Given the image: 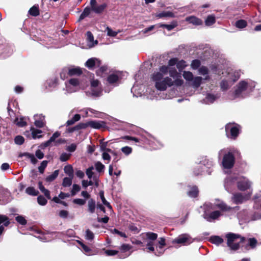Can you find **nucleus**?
<instances>
[{"label": "nucleus", "instance_id": "f257e3e1", "mask_svg": "<svg viewBox=\"0 0 261 261\" xmlns=\"http://www.w3.org/2000/svg\"><path fill=\"white\" fill-rule=\"evenodd\" d=\"M227 245L232 250H237L240 248V244L246 240L245 237L239 234L229 232L226 234Z\"/></svg>", "mask_w": 261, "mask_h": 261}, {"label": "nucleus", "instance_id": "f03ea898", "mask_svg": "<svg viewBox=\"0 0 261 261\" xmlns=\"http://www.w3.org/2000/svg\"><path fill=\"white\" fill-rule=\"evenodd\" d=\"M241 126L236 123H228L225 126L227 137L231 140H236L241 132Z\"/></svg>", "mask_w": 261, "mask_h": 261}, {"label": "nucleus", "instance_id": "7ed1b4c3", "mask_svg": "<svg viewBox=\"0 0 261 261\" xmlns=\"http://www.w3.org/2000/svg\"><path fill=\"white\" fill-rule=\"evenodd\" d=\"M194 239L189 234L183 233L178 236L177 238L172 240L173 244H181L184 246H187L193 243Z\"/></svg>", "mask_w": 261, "mask_h": 261}, {"label": "nucleus", "instance_id": "20e7f679", "mask_svg": "<svg viewBox=\"0 0 261 261\" xmlns=\"http://www.w3.org/2000/svg\"><path fill=\"white\" fill-rule=\"evenodd\" d=\"M235 163L234 154L232 152H228L224 155L222 164L224 169H230L233 168Z\"/></svg>", "mask_w": 261, "mask_h": 261}, {"label": "nucleus", "instance_id": "39448f33", "mask_svg": "<svg viewBox=\"0 0 261 261\" xmlns=\"http://www.w3.org/2000/svg\"><path fill=\"white\" fill-rule=\"evenodd\" d=\"M173 85V81L170 77H166L164 79L156 82L155 83V88L160 91H165L167 89V86L171 87Z\"/></svg>", "mask_w": 261, "mask_h": 261}, {"label": "nucleus", "instance_id": "423d86ee", "mask_svg": "<svg viewBox=\"0 0 261 261\" xmlns=\"http://www.w3.org/2000/svg\"><path fill=\"white\" fill-rule=\"evenodd\" d=\"M106 122L104 121L91 120L84 123L85 129L87 127H90L95 129L106 128L107 127Z\"/></svg>", "mask_w": 261, "mask_h": 261}, {"label": "nucleus", "instance_id": "0eeeda50", "mask_svg": "<svg viewBox=\"0 0 261 261\" xmlns=\"http://www.w3.org/2000/svg\"><path fill=\"white\" fill-rule=\"evenodd\" d=\"M250 194H245L243 195L241 193H237L233 194L232 200L236 204H239L242 203L245 201H246L249 199Z\"/></svg>", "mask_w": 261, "mask_h": 261}, {"label": "nucleus", "instance_id": "6e6552de", "mask_svg": "<svg viewBox=\"0 0 261 261\" xmlns=\"http://www.w3.org/2000/svg\"><path fill=\"white\" fill-rule=\"evenodd\" d=\"M90 85L93 95L99 96L102 91L101 87H99L100 82L98 80L92 79L90 81Z\"/></svg>", "mask_w": 261, "mask_h": 261}, {"label": "nucleus", "instance_id": "1a4fd4ad", "mask_svg": "<svg viewBox=\"0 0 261 261\" xmlns=\"http://www.w3.org/2000/svg\"><path fill=\"white\" fill-rule=\"evenodd\" d=\"M101 64V61L96 58L89 59L85 63V65L90 70H93L95 67H99Z\"/></svg>", "mask_w": 261, "mask_h": 261}, {"label": "nucleus", "instance_id": "9d476101", "mask_svg": "<svg viewBox=\"0 0 261 261\" xmlns=\"http://www.w3.org/2000/svg\"><path fill=\"white\" fill-rule=\"evenodd\" d=\"M248 84L244 81H242L239 83L237 89L234 91V95L236 97H239L243 92L247 89Z\"/></svg>", "mask_w": 261, "mask_h": 261}, {"label": "nucleus", "instance_id": "9b49d317", "mask_svg": "<svg viewBox=\"0 0 261 261\" xmlns=\"http://www.w3.org/2000/svg\"><path fill=\"white\" fill-rule=\"evenodd\" d=\"M185 20L189 23H191L194 25H201L203 23V21L201 19L195 16H188L186 18Z\"/></svg>", "mask_w": 261, "mask_h": 261}, {"label": "nucleus", "instance_id": "f8f14e48", "mask_svg": "<svg viewBox=\"0 0 261 261\" xmlns=\"http://www.w3.org/2000/svg\"><path fill=\"white\" fill-rule=\"evenodd\" d=\"M250 183L248 180H240L237 182V188L241 191H245L250 188Z\"/></svg>", "mask_w": 261, "mask_h": 261}, {"label": "nucleus", "instance_id": "ddd939ff", "mask_svg": "<svg viewBox=\"0 0 261 261\" xmlns=\"http://www.w3.org/2000/svg\"><path fill=\"white\" fill-rule=\"evenodd\" d=\"M83 73V70L80 67H68V75L72 76L74 75L80 76Z\"/></svg>", "mask_w": 261, "mask_h": 261}, {"label": "nucleus", "instance_id": "4468645a", "mask_svg": "<svg viewBox=\"0 0 261 261\" xmlns=\"http://www.w3.org/2000/svg\"><path fill=\"white\" fill-rule=\"evenodd\" d=\"M190 190L187 192V195L191 198H196L199 194V190L196 186H189Z\"/></svg>", "mask_w": 261, "mask_h": 261}, {"label": "nucleus", "instance_id": "2eb2a0df", "mask_svg": "<svg viewBox=\"0 0 261 261\" xmlns=\"http://www.w3.org/2000/svg\"><path fill=\"white\" fill-rule=\"evenodd\" d=\"M96 206L95 200L93 198L90 199L88 201V211L91 214L94 213Z\"/></svg>", "mask_w": 261, "mask_h": 261}, {"label": "nucleus", "instance_id": "dca6fc26", "mask_svg": "<svg viewBox=\"0 0 261 261\" xmlns=\"http://www.w3.org/2000/svg\"><path fill=\"white\" fill-rule=\"evenodd\" d=\"M108 70V67L107 66H102L96 71V74L100 77H104L107 74Z\"/></svg>", "mask_w": 261, "mask_h": 261}, {"label": "nucleus", "instance_id": "f3484780", "mask_svg": "<svg viewBox=\"0 0 261 261\" xmlns=\"http://www.w3.org/2000/svg\"><path fill=\"white\" fill-rule=\"evenodd\" d=\"M107 7V4L106 3H103L101 5L96 6L94 8H93L92 11L96 14H101L104 11L105 9Z\"/></svg>", "mask_w": 261, "mask_h": 261}, {"label": "nucleus", "instance_id": "a211bd4d", "mask_svg": "<svg viewBox=\"0 0 261 261\" xmlns=\"http://www.w3.org/2000/svg\"><path fill=\"white\" fill-rule=\"evenodd\" d=\"M210 242L212 243L219 245L223 242V239L219 236H212L210 239Z\"/></svg>", "mask_w": 261, "mask_h": 261}, {"label": "nucleus", "instance_id": "6ab92c4d", "mask_svg": "<svg viewBox=\"0 0 261 261\" xmlns=\"http://www.w3.org/2000/svg\"><path fill=\"white\" fill-rule=\"evenodd\" d=\"M177 22L175 20L173 21L171 24H161L160 27L162 28H165L168 31H171L177 26Z\"/></svg>", "mask_w": 261, "mask_h": 261}, {"label": "nucleus", "instance_id": "aec40b11", "mask_svg": "<svg viewBox=\"0 0 261 261\" xmlns=\"http://www.w3.org/2000/svg\"><path fill=\"white\" fill-rule=\"evenodd\" d=\"M216 17L214 15H209L205 20V24L206 26H211L215 23Z\"/></svg>", "mask_w": 261, "mask_h": 261}, {"label": "nucleus", "instance_id": "412c9836", "mask_svg": "<svg viewBox=\"0 0 261 261\" xmlns=\"http://www.w3.org/2000/svg\"><path fill=\"white\" fill-rule=\"evenodd\" d=\"M29 13L30 15L35 17L39 15L40 11L38 6L34 5L32 7L29 11Z\"/></svg>", "mask_w": 261, "mask_h": 261}, {"label": "nucleus", "instance_id": "4be33fe9", "mask_svg": "<svg viewBox=\"0 0 261 261\" xmlns=\"http://www.w3.org/2000/svg\"><path fill=\"white\" fill-rule=\"evenodd\" d=\"M81 118V115L76 114L70 120H68L66 123V126H70L74 124L76 122L79 121Z\"/></svg>", "mask_w": 261, "mask_h": 261}, {"label": "nucleus", "instance_id": "5701e85b", "mask_svg": "<svg viewBox=\"0 0 261 261\" xmlns=\"http://www.w3.org/2000/svg\"><path fill=\"white\" fill-rule=\"evenodd\" d=\"M156 17L159 18L162 17H171L174 18L175 17L174 13L170 11H163L156 15Z\"/></svg>", "mask_w": 261, "mask_h": 261}, {"label": "nucleus", "instance_id": "b1692460", "mask_svg": "<svg viewBox=\"0 0 261 261\" xmlns=\"http://www.w3.org/2000/svg\"><path fill=\"white\" fill-rule=\"evenodd\" d=\"M99 195L100 197L102 203L107 207H108L109 209H112V206H111L110 203L107 201L105 197L104 191L102 190L100 191L99 192Z\"/></svg>", "mask_w": 261, "mask_h": 261}, {"label": "nucleus", "instance_id": "393cba45", "mask_svg": "<svg viewBox=\"0 0 261 261\" xmlns=\"http://www.w3.org/2000/svg\"><path fill=\"white\" fill-rule=\"evenodd\" d=\"M91 9L88 7H86L84 9L83 12L81 13V14L80 16V17L79 18V21H81L83 19H84L85 17L88 16L89 14H90Z\"/></svg>", "mask_w": 261, "mask_h": 261}, {"label": "nucleus", "instance_id": "a878e982", "mask_svg": "<svg viewBox=\"0 0 261 261\" xmlns=\"http://www.w3.org/2000/svg\"><path fill=\"white\" fill-rule=\"evenodd\" d=\"M82 129H85V125L84 123L81 122L73 127H69L67 129V132L68 133H73L74 131L79 130Z\"/></svg>", "mask_w": 261, "mask_h": 261}, {"label": "nucleus", "instance_id": "bb28decb", "mask_svg": "<svg viewBox=\"0 0 261 261\" xmlns=\"http://www.w3.org/2000/svg\"><path fill=\"white\" fill-rule=\"evenodd\" d=\"M64 172L68 175L69 177L73 178V167L71 165H68L64 167Z\"/></svg>", "mask_w": 261, "mask_h": 261}, {"label": "nucleus", "instance_id": "cd10ccee", "mask_svg": "<svg viewBox=\"0 0 261 261\" xmlns=\"http://www.w3.org/2000/svg\"><path fill=\"white\" fill-rule=\"evenodd\" d=\"M119 80V76L116 74H111L107 77V81L109 84L116 83Z\"/></svg>", "mask_w": 261, "mask_h": 261}, {"label": "nucleus", "instance_id": "c85d7f7f", "mask_svg": "<svg viewBox=\"0 0 261 261\" xmlns=\"http://www.w3.org/2000/svg\"><path fill=\"white\" fill-rule=\"evenodd\" d=\"M249 244L245 246V249H248V246H250L251 248H254L257 244L256 239L254 238H249Z\"/></svg>", "mask_w": 261, "mask_h": 261}, {"label": "nucleus", "instance_id": "c756f323", "mask_svg": "<svg viewBox=\"0 0 261 261\" xmlns=\"http://www.w3.org/2000/svg\"><path fill=\"white\" fill-rule=\"evenodd\" d=\"M202 78L201 76H196V77H194L192 80L193 86L195 88H198L200 86V85L202 83Z\"/></svg>", "mask_w": 261, "mask_h": 261}, {"label": "nucleus", "instance_id": "7c9ffc66", "mask_svg": "<svg viewBox=\"0 0 261 261\" xmlns=\"http://www.w3.org/2000/svg\"><path fill=\"white\" fill-rule=\"evenodd\" d=\"M25 192L28 195L32 196H37L39 194V191L33 187H28L25 190Z\"/></svg>", "mask_w": 261, "mask_h": 261}, {"label": "nucleus", "instance_id": "2f4dec72", "mask_svg": "<svg viewBox=\"0 0 261 261\" xmlns=\"http://www.w3.org/2000/svg\"><path fill=\"white\" fill-rule=\"evenodd\" d=\"M163 77L164 75L163 73H161L160 72H156L152 74V80L156 83V82H159L164 79V78H163Z\"/></svg>", "mask_w": 261, "mask_h": 261}, {"label": "nucleus", "instance_id": "473e14b6", "mask_svg": "<svg viewBox=\"0 0 261 261\" xmlns=\"http://www.w3.org/2000/svg\"><path fill=\"white\" fill-rule=\"evenodd\" d=\"M58 175H59V170H55L51 174L47 176L46 177L45 180L47 182L53 181L57 177Z\"/></svg>", "mask_w": 261, "mask_h": 261}, {"label": "nucleus", "instance_id": "72a5a7b5", "mask_svg": "<svg viewBox=\"0 0 261 261\" xmlns=\"http://www.w3.org/2000/svg\"><path fill=\"white\" fill-rule=\"evenodd\" d=\"M247 25V21L243 19H240L236 22V27L239 29H243L245 28Z\"/></svg>", "mask_w": 261, "mask_h": 261}, {"label": "nucleus", "instance_id": "f704fd0d", "mask_svg": "<svg viewBox=\"0 0 261 261\" xmlns=\"http://www.w3.org/2000/svg\"><path fill=\"white\" fill-rule=\"evenodd\" d=\"M95 167L96 171L99 173L103 172L104 169L105 168V165H103L100 162H99V161L95 163Z\"/></svg>", "mask_w": 261, "mask_h": 261}, {"label": "nucleus", "instance_id": "c9c22d12", "mask_svg": "<svg viewBox=\"0 0 261 261\" xmlns=\"http://www.w3.org/2000/svg\"><path fill=\"white\" fill-rule=\"evenodd\" d=\"M60 77L63 80H64L67 77L68 75V67H65L62 69L60 74Z\"/></svg>", "mask_w": 261, "mask_h": 261}, {"label": "nucleus", "instance_id": "e433bc0d", "mask_svg": "<svg viewBox=\"0 0 261 261\" xmlns=\"http://www.w3.org/2000/svg\"><path fill=\"white\" fill-rule=\"evenodd\" d=\"M73 178H71L69 176V177H65L63 180L62 186L64 187H69L72 184V179Z\"/></svg>", "mask_w": 261, "mask_h": 261}, {"label": "nucleus", "instance_id": "4c0bfd02", "mask_svg": "<svg viewBox=\"0 0 261 261\" xmlns=\"http://www.w3.org/2000/svg\"><path fill=\"white\" fill-rule=\"evenodd\" d=\"M186 66V62L184 60H178L176 67L179 71H181Z\"/></svg>", "mask_w": 261, "mask_h": 261}, {"label": "nucleus", "instance_id": "58836bf2", "mask_svg": "<svg viewBox=\"0 0 261 261\" xmlns=\"http://www.w3.org/2000/svg\"><path fill=\"white\" fill-rule=\"evenodd\" d=\"M42 133V131L40 129H35L33 128L32 133V138L34 139H35L36 138H42V135H37V134H41Z\"/></svg>", "mask_w": 261, "mask_h": 261}, {"label": "nucleus", "instance_id": "ea45409f", "mask_svg": "<svg viewBox=\"0 0 261 261\" xmlns=\"http://www.w3.org/2000/svg\"><path fill=\"white\" fill-rule=\"evenodd\" d=\"M183 77L187 81H191L193 79V75L190 71H185L183 73Z\"/></svg>", "mask_w": 261, "mask_h": 261}, {"label": "nucleus", "instance_id": "a19ab883", "mask_svg": "<svg viewBox=\"0 0 261 261\" xmlns=\"http://www.w3.org/2000/svg\"><path fill=\"white\" fill-rule=\"evenodd\" d=\"M221 215V214L220 211H215L211 212L210 214L209 217L210 218L215 220V219H218Z\"/></svg>", "mask_w": 261, "mask_h": 261}, {"label": "nucleus", "instance_id": "79ce46f5", "mask_svg": "<svg viewBox=\"0 0 261 261\" xmlns=\"http://www.w3.org/2000/svg\"><path fill=\"white\" fill-rule=\"evenodd\" d=\"M146 236L150 241H154L158 238V234L152 232H148L146 233Z\"/></svg>", "mask_w": 261, "mask_h": 261}, {"label": "nucleus", "instance_id": "37998d69", "mask_svg": "<svg viewBox=\"0 0 261 261\" xmlns=\"http://www.w3.org/2000/svg\"><path fill=\"white\" fill-rule=\"evenodd\" d=\"M217 206L223 211H229L231 210V207L228 206L225 203L223 202L218 204Z\"/></svg>", "mask_w": 261, "mask_h": 261}, {"label": "nucleus", "instance_id": "c03bdc74", "mask_svg": "<svg viewBox=\"0 0 261 261\" xmlns=\"http://www.w3.org/2000/svg\"><path fill=\"white\" fill-rule=\"evenodd\" d=\"M200 65L201 62L200 60L198 59H195L192 61L191 66L192 68L193 69H197L200 67Z\"/></svg>", "mask_w": 261, "mask_h": 261}, {"label": "nucleus", "instance_id": "a18cd8bd", "mask_svg": "<svg viewBox=\"0 0 261 261\" xmlns=\"http://www.w3.org/2000/svg\"><path fill=\"white\" fill-rule=\"evenodd\" d=\"M14 142L17 145H22L24 142V138L21 136H17L14 138Z\"/></svg>", "mask_w": 261, "mask_h": 261}, {"label": "nucleus", "instance_id": "49530a36", "mask_svg": "<svg viewBox=\"0 0 261 261\" xmlns=\"http://www.w3.org/2000/svg\"><path fill=\"white\" fill-rule=\"evenodd\" d=\"M38 203L41 205H45L47 202L46 198L42 195H39L37 197Z\"/></svg>", "mask_w": 261, "mask_h": 261}, {"label": "nucleus", "instance_id": "de8ad7c7", "mask_svg": "<svg viewBox=\"0 0 261 261\" xmlns=\"http://www.w3.org/2000/svg\"><path fill=\"white\" fill-rule=\"evenodd\" d=\"M15 220L20 224L24 225L27 224V221L22 216H18L15 217Z\"/></svg>", "mask_w": 261, "mask_h": 261}, {"label": "nucleus", "instance_id": "09e8293b", "mask_svg": "<svg viewBox=\"0 0 261 261\" xmlns=\"http://www.w3.org/2000/svg\"><path fill=\"white\" fill-rule=\"evenodd\" d=\"M168 72L169 73L170 76L173 78L177 77L179 75V73L177 72L175 68H169Z\"/></svg>", "mask_w": 261, "mask_h": 261}, {"label": "nucleus", "instance_id": "8fccbe9b", "mask_svg": "<svg viewBox=\"0 0 261 261\" xmlns=\"http://www.w3.org/2000/svg\"><path fill=\"white\" fill-rule=\"evenodd\" d=\"M47 163L48 162L47 161H43L41 162L40 166L38 167V170L40 173H43L44 170L47 165Z\"/></svg>", "mask_w": 261, "mask_h": 261}, {"label": "nucleus", "instance_id": "3c124183", "mask_svg": "<svg viewBox=\"0 0 261 261\" xmlns=\"http://www.w3.org/2000/svg\"><path fill=\"white\" fill-rule=\"evenodd\" d=\"M81 190V187L79 185L73 184L72 186V189L71 191V195L74 196L76 193L79 192Z\"/></svg>", "mask_w": 261, "mask_h": 261}, {"label": "nucleus", "instance_id": "603ef678", "mask_svg": "<svg viewBox=\"0 0 261 261\" xmlns=\"http://www.w3.org/2000/svg\"><path fill=\"white\" fill-rule=\"evenodd\" d=\"M70 155V154L64 152L62 153L61 155H60V160L61 162H66L69 159Z\"/></svg>", "mask_w": 261, "mask_h": 261}, {"label": "nucleus", "instance_id": "864d4df0", "mask_svg": "<svg viewBox=\"0 0 261 261\" xmlns=\"http://www.w3.org/2000/svg\"><path fill=\"white\" fill-rule=\"evenodd\" d=\"M18 119L17 118H15L14 123H16L17 125L19 127H23L27 125V122L23 120L22 118H21L20 121H18Z\"/></svg>", "mask_w": 261, "mask_h": 261}, {"label": "nucleus", "instance_id": "5fc2aeb1", "mask_svg": "<svg viewBox=\"0 0 261 261\" xmlns=\"http://www.w3.org/2000/svg\"><path fill=\"white\" fill-rule=\"evenodd\" d=\"M121 151L125 154L128 155L132 152V148L129 146H124L121 148Z\"/></svg>", "mask_w": 261, "mask_h": 261}, {"label": "nucleus", "instance_id": "6e6d98bb", "mask_svg": "<svg viewBox=\"0 0 261 261\" xmlns=\"http://www.w3.org/2000/svg\"><path fill=\"white\" fill-rule=\"evenodd\" d=\"M94 238V233L89 229L86 231V239L89 240H92Z\"/></svg>", "mask_w": 261, "mask_h": 261}, {"label": "nucleus", "instance_id": "4d7b16f0", "mask_svg": "<svg viewBox=\"0 0 261 261\" xmlns=\"http://www.w3.org/2000/svg\"><path fill=\"white\" fill-rule=\"evenodd\" d=\"M163 246H161L158 245L156 246V251L154 252V253L156 256H160L164 253V250H163Z\"/></svg>", "mask_w": 261, "mask_h": 261}, {"label": "nucleus", "instance_id": "13d9d810", "mask_svg": "<svg viewBox=\"0 0 261 261\" xmlns=\"http://www.w3.org/2000/svg\"><path fill=\"white\" fill-rule=\"evenodd\" d=\"M169 67L167 66L163 65L159 68V72L163 73V75L167 74L169 71Z\"/></svg>", "mask_w": 261, "mask_h": 261}, {"label": "nucleus", "instance_id": "bf43d9fd", "mask_svg": "<svg viewBox=\"0 0 261 261\" xmlns=\"http://www.w3.org/2000/svg\"><path fill=\"white\" fill-rule=\"evenodd\" d=\"M111 231L113 233H115V234H118L119 236H120L121 237H123V238H127V236H126V234L124 232H121V231H119V230H118L116 228H114L113 229H111Z\"/></svg>", "mask_w": 261, "mask_h": 261}, {"label": "nucleus", "instance_id": "052dcab7", "mask_svg": "<svg viewBox=\"0 0 261 261\" xmlns=\"http://www.w3.org/2000/svg\"><path fill=\"white\" fill-rule=\"evenodd\" d=\"M93 170V167L91 166L89 167L88 169H87L86 171V175H87L89 179H91L93 175V172H92V170Z\"/></svg>", "mask_w": 261, "mask_h": 261}, {"label": "nucleus", "instance_id": "680f3d73", "mask_svg": "<svg viewBox=\"0 0 261 261\" xmlns=\"http://www.w3.org/2000/svg\"><path fill=\"white\" fill-rule=\"evenodd\" d=\"M132 247L129 244H123L120 247V249L123 252H125L131 249Z\"/></svg>", "mask_w": 261, "mask_h": 261}, {"label": "nucleus", "instance_id": "e2e57ef3", "mask_svg": "<svg viewBox=\"0 0 261 261\" xmlns=\"http://www.w3.org/2000/svg\"><path fill=\"white\" fill-rule=\"evenodd\" d=\"M69 83L74 87L77 86L80 84V82L78 79L75 78H72L69 80Z\"/></svg>", "mask_w": 261, "mask_h": 261}, {"label": "nucleus", "instance_id": "0e129e2a", "mask_svg": "<svg viewBox=\"0 0 261 261\" xmlns=\"http://www.w3.org/2000/svg\"><path fill=\"white\" fill-rule=\"evenodd\" d=\"M73 202L75 204H79L80 205H83L85 204L86 200L83 199L76 198L73 200Z\"/></svg>", "mask_w": 261, "mask_h": 261}, {"label": "nucleus", "instance_id": "69168bd1", "mask_svg": "<svg viewBox=\"0 0 261 261\" xmlns=\"http://www.w3.org/2000/svg\"><path fill=\"white\" fill-rule=\"evenodd\" d=\"M105 253L108 256H113L118 253V251L114 250H106Z\"/></svg>", "mask_w": 261, "mask_h": 261}, {"label": "nucleus", "instance_id": "338daca9", "mask_svg": "<svg viewBox=\"0 0 261 261\" xmlns=\"http://www.w3.org/2000/svg\"><path fill=\"white\" fill-rule=\"evenodd\" d=\"M178 60V59L176 58H171L169 60L168 66H173L175 65H177Z\"/></svg>", "mask_w": 261, "mask_h": 261}, {"label": "nucleus", "instance_id": "774afa93", "mask_svg": "<svg viewBox=\"0 0 261 261\" xmlns=\"http://www.w3.org/2000/svg\"><path fill=\"white\" fill-rule=\"evenodd\" d=\"M35 125L38 128H42L45 124L41 120H36L34 122Z\"/></svg>", "mask_w": 261, "mask_h": 261}]
</instances>
